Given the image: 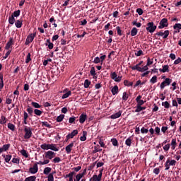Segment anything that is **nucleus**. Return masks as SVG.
Wrapping results in <instances>:
<instances>
[{"label":"nucleus","instance_id":"nucleus-20","mask_svg":"<svg viewBox=\"0 0 181 181\" xmlns=\"http://www.w3.org/2000/svg\"><path fill=\"white\" fill-rule=\"evenodd\" d=\"M23 21L22 19L17 20L15 23L16 27L18 29L22 28Z\"/></svg>","mask_w":181,"mask_h":181},{"label":"nucleus","instance_id":"nucleus-38","mask_svg":"<svg viewBox=\"0 0 181 181\" xmlns=\"http://www.w3.org/2000/svg\"><path fill=\"white\" fill-rule=\"evenodd\" d=\"M124 84L127 86V87H131L132 86V85L134 84V83L129 81L128 80H124Z\"/></svg>","mask_w":181,"mask_h":181},{"label":"nucleus","instance_id":"nucleus-18","mask_svg":"<svg viewBox=\"0 0 181 181\" xmlns=\"http://www.w3.org/2000/svg\"><path fill=\"white\" fill-rule=\"evenodd\" d=\"M49 149H51V151H54V152H59V147L56 146V144H49Z\"/></svg>","mask_w":181,"mask_h":181},{"label":"nucleus","instance_id":"nucleus-64","mask_svg":"<svg viewBox=\"0 0 181 181\" xmlns=\"http://www.w3.org/2000/svg\"><path fill=\"white\" fill-rule=\"evenodd\" d=\"M179 63H181V58L178 57L175 62H174V64H179Z\"/></svg>","mask_w":181,"mask_h":181},{"label":"nucleus","instance_id":"nucleus-31","mask_svg":"<svg viewBox=\"0 0 181 181\" xmlns=\"http://www.w3.org/2000/svg\"><path fill=\"white\" fill-rule=\"evenodd\" d=\"M24 181H36V176L33 175V176L28 177L25 179Z\"/></svg>","mask_w":181,"mask_h":181},{"label":"nucleus","instance_id":"nucleus-26","mask_svg":"<svg viewBox=\"0 0 181 181\" xmlns=\"http://www.w3.org/2000/svg\"><path fill=\"white\" fill-rule=\"evenodd\" d=\"M146 107H145L139 106L136 105L135 112H141V111H144V110H146Z\"/></svg>","mask_w":181,"mask_h":181},{"label":"nucleus","instance_id":"nucleus-7","mask_svg":"<svg viewBox=\"0 0 181 181\" xmlns=\"http://www.w3.org/2000/svg\"><path fill=\"white\" fill-rule=\"evenodd\" d=\"M36 37V33H31L29 35H28L26 40H25V45H29L30 43H32Z\"/></svg>","mask_w":181,"mask_h":181},{"label":"nucleus","instance_id":"nucleus-19","mask_svg":"<svg viewBox=\"0 0 181 181\" xmlns=\"http://www.w3.org/2000/svg\"><path fill=\"white\" fill-rule=\"evenodd\" d=\"M56 173L54 172V173H51L48 175V176L47 177V181H54V174Z\"/></svg>","mask_w":181,"mask_h":181},{"label":"nucleus","instance_id":"nucleus-57","mask_svg":"<svg viewBox=\"0 0 181 181\" xmlns=\"http://www.w3.org/2000/svg\"><path fill=\"white\" fill-rule=\"evenodd\" d=\"M90 180L93 181H101V180H99L98 177L97 175H94L92 178L90 179Z\"/></svg>","mask_w":181,"mask_h":181},{"label":"nucleus","instance_id":"nucleus-53","mask_svg":"<svg viewBox=\"0 0 181 181\" xmlns=\"http://www.w3.org/2000/svg\"><path fill=\"white\" fill-rule=\"evenodd\" d=\"M42 127H46L47 128H50V124L47 122H41Z\"/></svg>","mask_w":181,"mask_h":181},{"label":"nucleus","instance_id":"nucleus-24","mask_svg":"<svg viewBox=\"0 0 181 181\" xmlns=\"http://www.w3.org/2000/svg\"><path fill=\"white\" fill-rule=\"evenodd\" d=\"M51 172H52V168L50 167H46L43 170L44 175H50Z\"/></svg>","mask_w":181,"mask_h":181},{"label":"nucleus","instance_id":"nucleus-58","mask_svg":"<svg viewBox=\"0 0 181 181\" xmlns=\"http://www.w3.org/2000/svg\"><path fill=\"white\" fill-rule=\"evenodd\" d=\"M32 60V58H30V53H28L27 54V57L25 59V63H29V62H30Z\"/></svg>","mask_w":181,"mask_h":181},{"label":"nucleus","instance_id":"nucleus-27","mask_svg":"<svg viewBox=\"0 0 181 181\" xmlns=\"http://www.w3.org/2000/svg\"><path fill=\"white\" fill-rule=\"evenodd\" d=\"M3 157L4 158L5 162H6V163H9V162L11 161V159H12L11 155H6V156H3Z\"/></svg>","mask_w":181,"mask_h":181},{"label":"nucleus","instance_id":"nucleus-60","mask_svg":"<svg viewBox=\"0 0 181 181\" xmlns=\"http://www.w3.org/2000/svg\"><path fill=\"white\" fill-rule=\"evenodd\" d=\"M160 173V170L159 169V168H156L153 169V173L155 175H159Z\"/></svg>","mask_w":181,"mask_h":181},{"label":"nucleus","instance_id":"nucleus-63","mask_svg":"<svg viewBox=\"0 0 181 181\" xmlns=\"http://www.w3.org/2000/svg\"><path fill=\"white\" fill-rule=\"evenodd\" d=\"M6 104L7 105L12 104V99H11V98H6Z\"/></svg>","mask_w":181,"mask_h":181},{"label":"nucleus","instance_id":"nucleus-4","mask_svg":"<svg viewBox=\"0 0 181 181\" xmlns=\"http://www.w3.org/2000/svg\"><path fill=\"white\" fill-rule=\"evenodd\" d=\"M110 77L112 80H114L116 83H120L121 80H122V76H119L117 72H112L110 74Z\"/></svg>","mask_w":181,"mask_h":181},{"label":"nucleus","instance_id":"nucleus-43","mask_svg":"<svg viewBox=\"0 0 181 181\" xmlns=\"http://www.w3.org/2000/svg\"><path fill=\"white\" fill-rule=\"evenodd\" d=\"M64 119V115H60L57 117V122H62Z\"/></svg>","mask_w":181,"mask_h":181},{"label":"nucleus","instance_id":"nucleus-21","mask_svg":"<svg viewBox=\"0 0 181 181\" xmlns=\"http://www.w3.org/2000/svg\"><path fill=\"white\" fill-rule=\"evenodd\" d=\"M45 46H48V48L49 49V50H52V49H53V43L50 42V40L47 39L45 43Z\"/></svg>","mask_w":181,"mask_h":181},{"label":"nucleus","instance_id":"nucleus-55","mask_svg":"<svg viewBox=\"0 0 181 181\" xmlns=\"http://www.w3.org/2000/svg\"><path fill=\"white\" fill-rule=\"evenodd\" d=\"M128 97L129 95H127V92H124L122 95V100L124 101H127V100H128Z\"/></svg>","mask_w":181,"mask_h":181},{"label":"nucleus","instance_id":"nucleus-25","mask_svg":"<svg viewBox=\"0 0 181 181\" xmlns=\"http://www.w3.org/2000/svg\"><path fill=\"white\" fill-rule=\"evenodd\" d=\"M40 148L41 149H43V151H47L50 149V144H42L40 146Z\"/></svg>","mask_w":181,"mask_h":181},{"label":"nucleus","instance_id":"nucleus-12","mask_svg":"<svg viewBox=\"0 0 181 181\" xmlns=\"http://www.w3.org/2000/svg\"><path fill=\"white\" fill-rule=\"evenodd\" d=\"M73 146H74V142H71L68 146H66L65 150L66 153H71V150L73 149Z\"/></svg>","mask_w":181,"mask_h":181},{"label":"nucleus","instance_id":"nucleus-15","mask_svg":"<svg viewBox=\"0 0 181 181\" xmlns=\"http://www.w3.org/2000/svg\"><path fill=\"white\" fill-rule=\"evenodd\" d=\"M12 45H13V38L10 37L8 42H7L5 49L6 50H9V49L11 48V46H12Z\"/></svg>","mask_w":181,"mask_h":181},{"label":"nucleus","instance_id":"nucleus-9","mask_svg":"<svg viewBox=\"0 0 181 181\" xmlns=\"http://www.w3.org/2000/svg\"><path fill=\"white\" fill-rule=\"evenodd\" d=\"M38 170L39 168L37 167V164H34L33 166L29 169V172L32 175H35V173H37Z\"/></svg>","mask_w":181,"mask_h":181},{"label":"nucleus","instance_id":"nucleus-16","mask_svg":"<svg viewBox=\"0 0 181 181\" xmlns=\"http://www.w3.org/2000/svg\"><path fill=\"white\" fill-rule=\"evenodd\" d=\"M74 175H76V172L72 171L70 172L69 174L66 175L64 177L65 179H67V177H69V181H73V177L74 176Z\"/></svg>","mask_w":181,"mask_h":181},{"label":"nucleus","instance_id":"nucleus-3","mask_svg":"<svg viewBox=\"0 0 181 181\" xmlns=\"http://www.w3.org/2000/svg\"><path fill=\"white\" fill-rule=\"evenodd\" d=\"M156 25L153 23V22H149L147 23V27L146 30L149 32L150 33H153L155 30H156Z\"/></svg>","mask_w":181,"mask_h":181},{"label":"nucleus","instance_id":"nucleus-49","mask_svg":"<svg viewBox=\"0 0 181 181\" xmlns=\"http://www.w3.org/2000/svg\"><path fill=\"white\" fill-rule=\"evenodd\" d=\"M4 152H6V151H8V149H9V148H11V144H4L3 146H2Z\"/></svg>","mask_w":181,"mask_h":181},{"label":"nucleus","instance_id":"nucleus-39","mask_svg":"<svg viewBox=\"0 0 181 181\" xmlns=\"http://www.w3.org/2000/svg\"><path fill=\"white\" fill-rule=\"evenodd\" d=\"M19 15H21V10H17L13 12V15H11V16H13V18H18V16H19Z\"/></svg>","mask_w":181,"mask_h":181},{"label":"nucleus","instance_id":"nucleus-42","mask_svg":"<svg viewBox=\"0 0 181 181\" xmlns=\"http://www.w3.org/2000/svg\"><path fill=\"white\" fill-rule=\"evenodd\" d=\"M7 127H8V129H11V131H15V124H13L12 123H8L7 124Z\"/></svg>","mask_w":181,"mask_h":181},{"label":"nucleus","instance_id":"nucleus-54","mask_svg":"<svg viewBox=\"0 0 181 181\" xmlns=\"http://www.w3.org/2000/svg\"><path fill=\"white\" fill-rule=\"evenodd\" d=\"M142 54H144V52L141 49L135 52V56H136L137 57H139V56H142Z\"/></svg>","mask_w":181,"mask_h":181},{"label":"nucleus","instance_id":"nucleus-23","mask_svg":"<svg viewBox=\"0 0 181 181\" xmlns=\"http://www.w3.org/2000/svg\"><path fill=\"white\" fill-rule=\"evenodd\" d=\"M4 88V75L0 74V91Z\"/></svg>","mask_w":181,"mask_h":181},{"label":"nucleus","instance_id":"nucleus-34","mask_svg":"<svg viewBox=\"0 0 181 181\" xmlns=\"http://www.w3.org/2000/svg\"><path fill=\"white\" fill-rule=\"evenodd\" d=\"M162 106L164 107V108H170V104L168 101L162 102Z\"/></svg>","mask_w":181,"mask_h":181},{"label":"nucleus","instance_id":"nucleus-13","mask_svg":"<svg viewBox=\"0 0 181 181\" xmlns=\"http://www.w3.org/2000/svg\"><path fill=\"white\" fill-rule=\"evenodd\" d=\"M86 119H87V115L86 113H82L79 117L80 124H84Z\"/></svg>","mask_w":181,"mask_h":181},{"label":"nucleus","instance_id":"nucleus-6","mask_svg":"<svg viewBox=\"0 0 181 181\" xmlns=\"http://www.w3.org/2000/svg\"><path fill=\"white\" fill-rule=\"evenodd\" d=\"M172 83V79L169 78H166L164 81H163L160 85V88L161 90H163L166 86H170V83Z\"/></svg>","mask_w":181,"mask_h":181},{"label":"nucleus","instance_id":"nucleus-40","mask_svg":"<svg viewBox=\"0 0 181 181\" xmlns=\"http://www.w3.org/2000/svg\"><path fill=\"white\" fill-rule=\"evenodd\" d=\"M8 23H10V25H13V23H15V17H13V16H10L8 18Z\"/></svg>","mask_w":181,"mask_h":181},{"label":"nucleus","instance_id":"nucleus-47","mask_svg":"<svg viewBox=\"0 0 181 181\" xmlns=\"http://www.w3.org/2000/svg\"><path fill=\"white\" fill-rule=\"evenodd\" d=\"M111 142L113 146H118V141L117 140V139H112Z\"/></svg>","mask_w":181,"mask_h":181},{"label":"nucleus","instance_id":"nucleus-14","mask_svg":"<svg viewBox=\"0 0 181 181\" xmlns=\"http://www.w3.org/2000/svg\"><path fill=\"white\" fill-rule=\"evenodd\" d=\"M122 115V111L119 110L117 112L112 115L110 116L111 119H117V118H119V117H121V115Z\"/></svg>","mask_w":181,"mask_h":181},{"label":"nucleus","instance_id":"nucleus-62","mask_svg":"<svg viewBox=\"0 0 181 181\" xmlns=\"http://www.w3.org/2000/svg\"><path fill=\"white\" fill-rule=\"evenodd\" d=\"M173 29L176 30V29H181V24L180 23H176L174 26H173Z\"/></svg>","mask_w":181,"mask_h":181},{"label":"nucleus","instance_id":"nucleus-48","mask_svg":"<svg viewBox=\"0 0 181 181\" xmlns=\"http://www.w3.org/2000/svg\"><path fill=\"white\" fill-rule=\"evenodd\" d=\"M31 105H33V107H34V108H40V107H42L40 105H39V103L36 102H32Z\"/></svg>","mask_w":181,"mask_h":181},{"label":"nucleus","instance_id":"nucleus-1","mask_svg":"<svg viewBox=\"0 0 181 181\" xmlns=\"http://www.w3.org/2000/svg\"><path fill=\"white\" fill-rule=\"evenodd\" d=\"M33 133L32 132V127L25 126L24 127V139H30Z\"/></svg>","mask_w":181,"mask_h":181},{"label":"nucleus","instance_id":"nucleus-37","mask_svg":"<svg viewBox=\"0 0 181 181\" xmlns=\"http://www.w3.org/2000/svg\"><path fill=\"white\" fill-rule=\"evenodd\" d=\"M125 144L127 145V146H131L132 144V139H131V137H129L126 141H125Z\"/></svg>","mask_w":181,"mask_h":181},{"label":"nucleus","instance_id":"nucleus-28","mask_svg":"<svg viewBox=\"0 0 181 181\" xmlns=\"http://www.w3.org/2000/svg\"><path fill=\"white\" fill-rule=\"evenodd\" d=\"M87 139V132L83 131L82 136L80 137V141H84Z\"/></svg>","mask_w":181,"mask_h":181},{"label":"nucleus","instance_id":"nucleus-11","mask_svg":"<svg viewBox=\"0 0 181 181\" xmlns=\"http://www.w3.org/2000/svg\"><path fill=\"white\" fill-rule=\"evenodd\" d=\"M87 172V170L85 169L83 173H78L75 177V180L80 181L81 179H83V177L85 176L86 173Z\"/></svg>","mask_w":181,"mask_h":181},{"label":"nucleus","instance_id":"nucleus-10","mask_svg":"<svg viewBox=\"0 0 181 181\" xmlns=\"http://www.w3.org/2000/svg\"><path fill=\"white\" fill-rule=\"evenodd\" d=\"M77 134H78V131L77 129L74 130L71 133L69 134L66 136V140L69 141V139H71L73 138H74V136H76V135H77Z\"/></svg>","mask_w":181,"mask_h":181},{"label":"nucleus","instance_id":"nucleus-32","mask_svg":"<svg viewBox=\"0 0 181 181\" xmlns=\"http://www.w3.org/2000/svg\"><path fill=\"white\" fill-rule=\"evenodd\" d=\"M158 82V76H153L151 79H150V83L151 84H155V83Z\"/></svg>","mask_w":181,"mask_h":181},{"label":"nucleus","instance_id":"nucleus-35","mask_svg":"<svg viewBox=\"0 0 181 181\" xmlns=\"http://www.w3.org/2000/svg\"><path fill=\"white\" fill-rule=\"evenodd\" d=\"M90 84H91V81H90L88 79L85 80L84 88H88L90 87Z\"/></svg>","mask_w":181,"mask_h":181},{"label":"nucleus","instance_id":"nucleus-22","mask_svg":"<svg viewBox=\"0 0 181 181\" xmlns=\"http://www.w3.org/2000/svg\"><path fill=\"white\" fill-rule=\"evenodd\" d=\"M111 93H112V95H115L116 94H118V86H115L112 88Z\"/></svg>","mask_w":181,"mask_h":181},{"label":"nucleus","instance_id":"nucleus-56","mask_svg":"<svg viewBox=\"0 0 181 181\" xmlns=\"http://www.w3.org/2000/svg\"><path fill=\"white\" fill-rule=\"evenodd\" d=\"M132 25H134V26H136V28H141V26H142V24H141V23H138L136 21H133Z\"/></svg>","mask_w":181,"mask_h":181},{"label":"nucleus","instance_id":"nucleus-17","mask_svg":"<svg viewBox=\"0 0 181 181\" xmlns=\"http://www.w3.org/2000/svg\"><path fill=\"white\" fill-rule=\"evenodd\" d=\"M161 73H169V65H164L163 69H159Z\"/></svg>","mask_w":181,"mask_h":181},{"label":"nucleus","instance_id":"nucleus-51","mask_svg":"<svg viewBox=\"0 0 181 181\" xmlns=\"http://www.w3.org/2000/svg\"><path fill=\"white\" fill-rule=\"evenodd\" d=\"M169 149H170V144H168L163 146V150L165 151V152H168Z\"/></svg>","mask_w":181,"mask_h":181},{"label":"nucleus","instance_id":"nucleus-29","mask_svg":"<svg viewBox=\"0 0 181 181\" xmlns=\"http://www.w3.org/2000/svg\"><path fill=\"white\" fill-rule=\"evenodd\" d=\"M138 34V29L136 28H133L132 30H131V36H136Z\"/></svg>","mask_w":181,"mask_h":181},{"label":"nucleus","instance_id":"nucleus-36","mask_svg":"<svg viewBox=\"0 0 181 181\" xmlns=\"http://www.w3.org/2000/svg\"><path fill=\"white\" fill-rule=\"evenodd\" d=\"M166 162H168V164H169L170 166H175L176 165L175 160H170L168 159L166 160Z\"/></svg>","mask_w":181,"mask_h":181},{"label":"nucleus","instance_id":"nucleus-2","mask_svg":"<svg viewBox=\"0 0 181 181\" xmlns=\"http://www.w3.org/2000/svg\"><path fill=\"white\" fill-rule=\"evenodd\" d=\"M169 33H170V32L168 30H165L164 32L163 30H160L159 32H157L155 34V35L161 37H163V39H168V37L169 36Z\"/></svg>","mask_w":181,"mask_h":181},{"label":"nucleus","instance_id":"nucleus-52","mask_svg":"<svg viewBox=\"0 0 181 181\" xmlns=\"http://www.w3.org/2000/svg\"><path fill=\"white\" fill-rule=\"evenodd\" d=\"M61 161H62V159H60L59 157H55V158L53 159V160H52V162H53L54 163H59V162H61Z\"/></svg>","mask_w":181,"mask_h":181},{"label":"nucleus","instance_id":"nucleus-33","mask_svg":"<svg viewBox=\"0 0 181 181\" xmlns=\"http://www.w3.org/2000/svg\"><path fill=\"white\" fill-rule=\"evenodd\" d=\"M21 153L23 156H24V158H29V154H28V151H26V150H21Z\"/></svg>","mask_w":181,"mask_h":181},{"label":"nucleus","instance_id":"nucleus-41","mask_svg":"<svg viewBox=\"0 0 181 181\" xmlns=\"http://www.w3.org/2000/svg\"><path fill=\"white\" fill-rule=\"evenodd\" d=\"M0 124H6V117H5V116H1Z\"/></svg>","mask_w":181,"mask_h":181},{"label":"nucleus","instance_id":"nucleus-50","mask_svg":"<svg viewBox=\"0 0 181 181\" xmlns=\"http://www.w3.org/2000/svg\"><path fill=\"white\" fill-rule=\"evenodd\" d=\"M151 64H153V59L148 58L146 66H151Z\"/></svg>","mask_w":181,"mask_h":181},{"label":"nucleus","instance_id":"nucleus-61","mask_svg":"<svg viewBox=\"0 0 181 181\" xmlns=\"http://www.w3.org/2000/svg\"><path fill=\"white\" fill-rule=\"evenodd\" d=\"M154 132L156 135H160V128L156 127Z\"/></svg>","mask_w":181,"mask_h":181},{"label":"nucleus","instance_id":"nucleus-59","mask_svg":"<svg viewBox=\"0 0 181 181\" xmlns=\"http://www.w3.org/2000/svg\"><path fill=\"white\" fill-rule=\"evenodd\" d=\"M100 62H101L100 57H96L94 59L93 63H95V64H98V63H100Z\"/></svg>","mask_w":181,"mask_h":181},{"label":"nucleus","instance_id":"nucleus-45","mask_svg":"<svg viewBox=\"0 0 181 181\" xmlns=\"http://www.w3.org/2000/svg\"><path fill=\"white\" fill-rule=\"evenodd\" d=\"M34 114H35V115H37L38 117H40V115H42V112L38 109H35Z\"/></svg>","mask_w":181,"mask_h":181},{"label":"nucleus","instance_id":"nucleus-44","mask_svg":"<svg viewBox=\"0 0 181 181\" xmlns=\"http://www.w3.org/2000/svg\"><path fill=\"white\" fill-rule=\"evenodd\" d=\"M132 70H137V71H141V67L139 66V64H136V66H131Z\"/></svg>","mask_w":181,"mask_h":181},{"label":"nucleus","instance_id":"nucleus-46","mask_svg":"<svg viewBox=\"0 0 181 181\" xmlns=\"http://www.w3.org/2000/svg\"><path fill=\"white\" fill-rule=\"evenodd\" d=\"M90 75L92 76H97V73H95V68H94V66H92L90 68Z\"/></svg>","mask_w":181,"mask_h":181},{"label":"nucleus","instance_id":"nucleus-5","mask_svg":"<svg viewBox=\"0 0 181 181\" xmlns=\"http://www.w3.org/2000/svg\"><path fill=\"white\" fill-rule=\"evenodd\" d=\"M169 26V23L168 22V18H164L161 19L159 23L158 29H163L165 28H168Z\"/></svg>","mask_w":181,"mask_h":181},{"label":"nucleus","instance_id":"nucleus-30","mask_svg":"<svg viewBox=\"0 0 181 181\" xmlns=\"http://www.w3.org/2000/svg\"><path fill=\"white\" fill-rule=\"evenodd\" d=\"M70 95H71V91L69 90L67 93H66L65 94H64L62 96V100H64L66 98H69V97H70Z\"/></svg>","mask_w":181,"mask_h":181},{"label":"nucleus","instance_id":"nucleus-8","mask_svg":"<svg viewBox=\"0 0 181 181\" xmlns=\"http://www.w3.org/2000/svg\"><path fill=\"white\" fill-rule=\"evenodd\" d=\"M54 156H56V153H54L52 151H48L45 152V158L47 159L52 160Z\"/></svg>","mask_w":181,"mask_h":181}]
</instances>
